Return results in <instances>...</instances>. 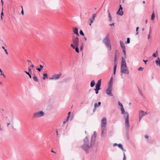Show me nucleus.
Wrapping results in <instances>:
<instances>
[{
	"label": "nucleus",
	"mask_w": 160,
	"mask_h": 160,
	"mask_svg": "<svg viewBox=\"0 0 160 160\" xmlns=\"http://www.w3.org/2000/svg\"><path fill=\"white\" fill-rule=\"evenodd\" d=\"M120 71L121 72L126 74L129 73V70L127 68L126 60L123 57H122Z\"/></svg>",
	"instance_id": "f257e3e1"
},
{
	"label": "nucleus",
	"mask_w": 160,
	"mask_h": 160,
	"mask_svg": "<svg viewBox=\"0 0 160 160\" xmlns=\"http://www.w3.org/2000/svg\"><path fill=\"white\" fill-rule=\"evenodd\" d=\"M103 42L105 44L106 47L110 51L112 49L111 41L109 38V33L107 34L103 40Z\"/></svg>",
	"instance_id": "f03ea898"
},
{
	"label": "nucleus",
	"mask_w": 160,
	"mask_h": 160,
	"mask_svg": "<svg viewBox=\"0 0 160 160\" xmlns=\"http://www.w3.org/2000/svg\"><path fill=\"white\" fill-rule=\"evenodd\" d=\"M126 115H127V116L126 118V122H125V128L126 130V136L127 139L128 140L129 139V130L130 125L129 123L128 116V113H126Z\"/></svg>",
	"instance_id": "7ed1b4c3"
},
{
	"label": "nucleus",
	"mask_w": 160,
	"mask_h": 160,
	"mask_svg": "<svg viewBox=\"0 0 160 160\" xmlns=\"http://www.w3.org/2000/svg\"><path fill=\"white\" fill-rule=\"evenodd\" d=\"M92 145V142H91L90 145H89V144H83L80 148H81L86 153H88L89 152V148Z\"/></svg>",
	"instance_id": "20e7f679"
},
{
	"label": "nucleus",
	"mask_w": 160,
	"mask_h": 160,
	"mask_svg": "<svg viewBox=\"0 0 160 160\" xmlns=\"http://www.w3.org/2000/svg\"><path fill=\"white\" fill-rule=\"evenodd\" d=\"M45 115V113L42 111H41L33 113L32 118H37L42 117Z\"/></svg>",
	"instance_id": "39448f33"
},
{
	"label": "nucleus",
	"mask_w": 160,
	"mask_h": 160,
	"mask_svg": "<svg viewBox=\"0 0 160 160\" xmlns=\"http://www.w3.org/2000/svg\"><path fill=\"white\" fill-rule=\"evenodd\" d=\"M72 41L74 45H79V39L78 37H75L74 36H72Z\"/></svg>",
	"instance_id": "423d86ee"
},
{
	"label": "nucleus",
	"mask_w": 160,
	"mask_h": 160,
	"mask_svg": "<svg viewBox=\"0 0 160 160\" xmlns=\"http://www.w3.org/2000/svg\"><path fill=\"white\" fill-rule=\"evenodd\" d=\"M61 75L62 74L60 72L58 74H55V75H53L52 76V77L50 78V79L51 80H57L59 78Z\"/></svg>",
	"instance_id": "0eeeda50"
},
{
	"label": "nucleus",
	"mask_w": 160,
	"mask_h": 160,
	"mask_svg": "<svg viewBox=\"0 0 160 160\" xmlns=\"http://www.w3.org/2000/svg\"><path fill=\"white\" fill-rule=\"evenodd\" d=\"M120 46L122 49V51L124 53L125 57H126V48L124 44L122 41L121 40L120 41Z\"/></svg>",
	"instance_id": "6e6552de"
},
{
	"label": "nucleus",
	"mask_w": 160,
	"mask_h": 160,
	"mask_svg": "<svg viewBox=\"0 0 160 160\" xmlns=\"http://www.w3.org/2000/svg\"><path fill=\"white\" fill-rule=\"evenodd\" d=\"M112 88H109L108 87L107 89L106 92L107 94L109 96H112L113 95L112 93Z\"/></svg>",
	"instance_id": "1a4fd4ad"
},
{
	"label": "nucleus",
	"mask_w": 160,
	"mask_h": 160,
	"mask_svg": "<svg viewBox=\"0 0 160 160\" xmlns=\"http://www.w3.org/2000/svg\"><path fill=\"white\" fill-rule=\"evenodd\" d=\"M147 113L146 112H144L142 110H141L139 112V121H140L142 118L145 116Z\"/></svg>",
	"instance_id": "9d476101"
},
{
	"label": "nucleus",
	"mask_w": 160,
	"mask_h": 160,
	"mask_svg": "<svg viewBox=\"0 0 160 160\" xmlns=\"http://www.w3.org/2000/svg\"><path fill=\"white\" fill-rule=\"evenodd\" d=\"M107 125V119L105 118H103L101 121V127L105 128Z\"/></svg>",
	"instance_id": "9b49d317"
},
{
	"label": "nucleus",
	"mask_w": 160,
	"mask_h": 160,
	"mask_svg": "<svg viewBox=\"0 0 160 160\" xmlns=\"http://www.w3.org/2000/svg\"><path fill=\"white\" fill-rule=\"evenodd\" d=\"M96 16V14H93L92 15V17L89 18V20L90 21V23L89 24L90 25H91V24L93 23L95 19Z\"/></svg>",
	"instance_id": "f8f14e48"
},
{
	"label": "nucleus",
	"mask_w": 160,
	"mask_h": 160,
	"mask_svg": "<svg viewBox=\"0 0 160 160\" xmlns=\"http://www.w3.org/2000/svg\"><path fill=\"white\" fill-rule=\"evenodd\" d=\"M101 79L99 80L96 83L95 87L97 88H101Z\"/></svg>",
	"instance_id": "ddd939ff"
},
{
	"label": "nucleus",
	"mask_w": 160,
	"mask_h": 160,
	"mask_svg": "<svg viewBox=\"0 0 160 160\" xmlns=\"http://www.w3.org/2000/svg\"><path fill=\"white\" fill-rule=\"evenodd\" d=\"M121 114H123L124 113L125 114L124 118H125V122H126V118L127 116V115H126V113H128V116H129V114H128V112H125V110H124V108L121 109Z\"/></svg>",
	"instance_id": "4468645a"
},
{
	"label": "nucleus",
	"mask_w": 160,
	"mask_h": 160,
	"mask_svg": "<svg viewBox=\"0 0 160 160\" xmlns=\"http://www.w3.org/2000/svg\"><path fill=\"white\" fill-rule=\"evenodd\" d=\"M73 32L74 34H76L78 36H79V34L78 32V28L75 27L73 28Z\"/></svg>",
	"instance_id": "2eb2a0df"
},
{
	"label": "nucleus",
	"mask_w": 160,
	"mask_h": 160,
	"mask_svg": "<svg viewBox=\"0 0 160 160\" xmlns=\"http://www.w3.org/2000/svg\"><path fill=\"white\" fill-rule=\"evenodd\" d=\"M96 133L95 131H94V132L92 136L91 142H92L93 140L94 141L95 140V138H96Z\"/></svg>",
	"instance_id": "dca6fc26"
},
{
	"label": "nucleus",
	"mask_w": 160,
	"mask_h": 160,
	"mask_svg": "<svg viewBox=\"0 0 160 160\" xmlns=\"http://www.w3.org/2000/svg\"><path fill=\"white\" fill-rule=\"evenodd\" d=\"M101 102H98V105L97 106V103H95L94 104V109H93V112H95L96 108L97 107H98L99 106L101 105Z\"/></svg>",
	"instance_id": "f3484780"
},
{
	"label": "nucleus",
	"mask_w": 160,
	"mask_h": 160,
	"mask_svg": "<svg viewBox=\"0 0 160 160\" xmlns=\"http://www.w3.org/2000/svg\"><path fill=\"white\" fill-rule=\"evenodd\" d=\"M101 135L102 136H103L104 134H105L106 132V131L105 130V128H104L103 127H101Z\"/></svg>",
	"instance_id": "a211bd4d"
},
{
	"label": "nucleus",
	"mask_w": 160,
	"mask_h": 160,
	"mask_svg": "<svg viewBox=\"0 0 160 160\" xmlns=\"http://www.w3.org/2000/svg\"><path fill=\"white\" fill-rule=\"evenodd\" d=\"M84 144H89V140L87 137H86L83 139Z\"/></svg>",
	"instance_id": "6ab92c4d"
},
{
	"label": "nucleus",
	"mask_w": 160,
	"mask_h": 160,
	"mask_svg": "<svg viewBox=\"0 0 160 160\" xmlns=\"http://www.w3.org/2000/svg\"><path fill=\"white\" fill-rule=\"evenodd\" d=\"M155 62L157 65H158L160 67V59L158 57L157 60L155 61Z\"/></svg>",
	"instance_id": "aec40b11"
},
{
	"label": "nucleus",
	"mask_w": 160,
	"mask_h": 160,
	"mask_svg": "<svg viewBox=\"0 0 160 160\" xmlns=\"http://www.w3.org/2000/svg\"><path fill=\"white\" fill-rule=\"evenodd\" d=\"M107 12L108 13V17L109 18V22H111L112 20V16H111V14L109 10H108Z\"/></svg>",
	"instance_id": "412c9836"
},
{
	"label": "nucleus",
	"mask_w": 160,
	"mask_h": 160,
	"mask_svg": "<svg viewBox=\"0 0 160 160\" xmlns=\"http://www.w3.org/2000/svg\"><path fill=\"white\" fill-rule=\"evenodd\" d=\"M117 14L120 16H122L123 14V12L122 10H120L119 11V10H118L117 12Z\"/></svg>",
	"instance_id": "4be33fe9"
},
{
	"label": "nucleus",
	"mask_w": 160,
	"mask_h": 160,
	"mask_svg": "<svg viewBox=\"0 0 160 160\" xmlns=\"http://www.w3.org/2000/svg\"><path fill=\"white\" fill-rule=\"evenodd\" d=\"M95 84V83L94 80H92L90 83V86L91 87H93Z\"/></svg>",
	"instance_id": "5701e85b"
},
{
	"label": "nucleus",
	"mask_w": 160,
	"mask_h": 160,
	"mask_svg": "<svg viewBox=\"0 0 160 160\" xmlns=\"http://www.w3.org/2000/svg\"><path fill=\"white\" fill-rule=\"evenodd\" d=\"M75 48H73V49H75L76 52L77 53H78L79 52V48H78V45H75Z\"/></svg>",
	"instance_id": "b1692460"
},
{
	"label": "nucleus",
	"mask_w": 160,
	"mask_h": 160,
	"mask_svg": "<svg viewBox=\"0 0 160 160\" xmlns=\"http://www.w3.org/2000/svg\"><path fill=\"white\" fill-rule=\"evenodd\" d=\"M43 80H45L46 78H47V79L48 78V74H47V73H44L43 74Z\"/></svg>",
	"instance_id": "393cba45"
},
{
	"label": "nucleus",
	"mask_w": 160,
	"mask_h": 160,
	"mask_svg": "<svg viewBox=\"0 0 160 160\" xmlns=\"http://www.w3.org/2000/svg\"><path fill=\"white\" fill-rule=\"evenodd\" d=\"M101 89V88H95L94 89V90L95 91V93L96 94L98 93V91Z\"/></svg>",
	"instance_id": "a878e982"
},
{
	"label": "nucleus",
	"mask_w": 160,
	"mask_h": 160,
	"mask_svg": "<svg viewBox=\"0 0 160 160\" xmlns=\"http://www.w3.org/2000/svg\"><path fill=\"white\" fill-rule=\"evenodd\" d=\"M155 17V15L154 12H153V13H152V16H151V20H153L154 19Z\"/></svg>",
	"instance_id": "bb28decb"
},
{
	"label": "nucleus",
	"mask_w": 160,
	"mask_h": 160,
	"mask_svg": "<svg viewBox=\"0 0 160 160\" xmlns=\"http://www.w3.org/2000/svg\"><path fill=\"white\" fill-rule=\"evenodd\" d=\"M117 58L116 56V53H115V56H114V64H117Z\"/></svg>",
	"instance_id": "cd10ccee"
},
{
	"label": "nucleus",
	"mask_w": 160,
	"mask_h": 160,
	"mask_svg": "<svg viewBox=\"0 0 160 160\" xmlns=\"http://www.w3.org/2000/svg\"><path fill=\"white\" fill-rule=\"evenodd\" d=\"M33 80L36 82H38V81L37 77L35 75H34V76L33 77Z\"/></svg>",
	"instance_id": "c85d7f7f"
},
{
	"label": "nucleus",
	"mask_w": 160,
	"mask_h": 160,
	"mask_svg": "<svg viewBox=\"0 0 160 160\" xmlns=\"http://www.w3.org/2000/svg\"><path fill=\"white\" fill-rule=\"evenodd\" d=\"M158 51H157L156 52L152 54V56L154 57H156L158 56Z\"/></svg>",
	"instance_id": "c756f323"
},
{
	"label": "nucleus",
	"mask_w": 160,
	"mask_h": 160,
	"mask_svg": "<svg viewBox=\"0 0 160 160\" xmlns=\"http://www.w3.org/2000/svg\"><path fill=\"white\" fill-rule=\"evenodd\" d=\"M24 72L26 74H27V75H28L29 76V78H32V76H31V75L30 74V73L29 72H27V71H24Z\"/></svg>",
	"instance_id": "7c9ffc66"
},
{
	"label": "nucleus",
	"mask_w": 160,
	"mask_h": 160,
	"mask_svg": "<svg viewBox=\"0 0 160 160\" xmlns=\"http://www.w3.org/2000/svg\"><path fill=\"white\" fill-rule=\"evenodd\" d=\"M0 72H1V75H2L4 78H5L6 76L3 74L2 70V69L1 68H0Z\"/></svg>",
	"instance_id": "2f4dec72"
},
{
	"label": "nucleus",
	"mask_w": 160,
	"mask_h": 160,
	"mask_svg": "<svg viewBox=\"0 0 160 160\" xmlns=\"http://www.w3.org/2000/svg\"><path fill=\"white\" fill-rule=\"evenodd\" d=\"M112 82H109L108 87L109 88H112Z\"/></svg>",
	"instance_id": "473e14b6"
},
{
	"label": "nucleus",
	"mask_w": 160,
	"mask_h": 160,
	"mask_svg": "<svg viewBox=\"0 0 160 160\" xmlns=\"http://www.w3.org/2000/svg\"><path fill=\"white\" fill-rule=\"evenodd\" d=\"M118 147L120 148L121 149H123V146L121 144H118Z\"/></svg>",
	"instance_id": "72a5a7b5"
},
{
	"label": "nucleus",
	"mask_w": 160,
	"mask_h": 160,
	"mask_svg": "<svg viewBox=\"0 0 160 160\" xmlns=\"http://www.w3.org/2000/svg\"><path fill=\"white\" fill-rule=\"evenodd\" d=\"M10 113L9 112H8V111H5L4 114H2V115L3 117H4V116L5 115H7V114H8L9 113Z\"/></svg>",
	"instance_id": "f704fd0d"
},
{
	"label": "nucleus",
	"mask_w": 160,
	"mask_h": 160,
	"mask_svg": "<svg viewBox=\"0 0 160 160\" xmlns=\"http://www.w3.org/2000/svg\"><path fill=\"white\" fill-rule=\"evenodd\" d=\"M79 33L82 36H84V33L82 31V30H80V31H79Z\"/></svg>",
	"instance_id": "c9c22d12"
},
{
	"label": "nucleus",
	"mask_w": 160,
	"mask_h": 160,
	"mask_svg": "<svg viewBox=\"0 0 160 160\" xmlns=\"http://www.w3.org/2000/svg\"><path fill=\"white\" fill-rule=\"evenodd\" d=\"M130 42V38H127V41L125 42V43L126 44H128Z\"/></svg>",
	"instance_id": "e433bc0d"
},
{
	"label": "nucleus",
	"mask_w": 160,
	"mask_h": 160,
	"mask_svg": "<svg viewBox=\"0 0 160 160\" xmlns=\"http://www.w3.org/2000/svg\"><path fill=\"white\" fill-rule=\"evenodd\" d=\"M138 91H139V94H140V95L142 97H143V94L142 93V92L140 90V89L139 88H138Z\"/></svg>",
	"instance_id": "4c0bfd02"
},
{
	"label": "nucleus",
	"mask_w": 160,
	"mask_h": 160,
	"mask_svg": "<svg viewBox=\"0 0 160 160\" xmlns=\"http://www.w3.org/2000/svg\"><path fill=\"white\" fill-rule=\"evenodd\" d=\"M138 29H139V27H138L136 28V35H138Z\"/></svg>",
	"instance_id": "58836bf2"
},
{
	"label": "nucleus",
	"mask_w": 160,
	"mask_h": 160,
	"mask_svg": "<svg viewBox=\"0 0 160 160\" xmlns=\"http://www.w3.org/2000/svg\"><path fill=\"white\" fill-rule=\"evenodd\" d=\"M122 9H123V8L122 7V5L121 4H120L119 5V11L120 10H122Z\"/></svg>",
	"instance_id": "ea45409f"
},
{
	"label": "nucleus",
	"mask_w": 160,
	"mask_h": 160,
	"mask_svg": "<svg viewBox=\"0 0 160 160\" xmlns=\"http://www.w3.org/2000/svg\"><path fill=\"white\" fill-rule=\"evenodd\" d=\"M117 64H114V66L113 67V70H116L117 69Z\"/></svg>",
	"instance_id": "a19ab883"
},
{
	"label": "nucleus",
	"mask_w": 160,
	"mask_h": 160,
	"mask_svg": "<svg viewBox=\"0 0 160 160\" xmlns=\"http://www.w3.org/2000/svg\"><path fill=\"white\" fill-rule=\"evenodd\" d=\"M143 69V68L142 67H140L138 69V71H142Z\"/></svg>",
	"instance_id": "79ce46f5"
},
{
	"label": "nucleus",
	"mask_w": 160,
	"mask_h": 160,
	"mask_svg": "<svg viewBox=\"0 0 160 160\" xmlns=\"http://www.w3.org/2000/svg\"><path fill=\"white\" fill-rule=\"evenodd\" d=\"M123 160H126V157L125 154L124 152H123Z\"/></svg>",
	"instance_id": "37998d69"
},
{
	"label": "nucleus",
	"mask_w": 160,
	"mask_h": 160,
	"mask_svg": "<svg viewBox=\"0 0 160 160\" xmlns=\"http://www.w3.org/2000/svg\"><path fill=\"white\" fill-rule=\"evenodd\" d=\"M3 8H2V12L1 13V16H3Z\"/></svg>",
	"instance_id": "c03bdc74"
},
{
	"label": "nucleus",
	"mask_w": 160,
	"mask_h": 160,
	"mask_svg": "<svg viewBox=\"0 0 160 160\" xmlns=\"http://www.w3.org/2000/svg\"><path fill=\"white\" fill-rule=\"evenodd\" d=\"M36 69L37 70L40 72H41L42 69H41L40 68H37Z\"/></svg>",
	"instance_id": "a18cd8bd"
},
{
	"label": "nucleus",
	"mask_w": 160,
	"mask_h": 160,
	"mask_svg": "<svg viewBox=\"0 0 160 160\" xmlns=\"http://www.w3.org/2000/svg\"><path fill=\"white\" fill-rule=\"evenodd\" d=\"M83 45L82 44L80 48V50L81 51H82L83 49Z\"/></svg>",
	"instance_id": "49530a36"
},
{
	"label": "nucleus",
	"mask_w": 160,
	"mask_h": 160,
	"mask_svg": "<svg viewBox=\"0 0 160 160\" xmlns=\"http://www.w3.org/2000/svg\"><path fill=\"white\" fill-rule=\"evenodd\" d=\"M71 46L73 49L75 47V46H74L73 44H71Z\"/></svg>",
	"instance_id": "de8ad7c7"
},
{
	"label": "nucleus",
	"mask_w": 160,
	"mask_h": 160,
	"mask_svg": "<svg viewBox=\"0 0 160 160\" xmlns=\"http://www.w3.org/2000/svg\"><path fill=\"white\" fill-rule=\"evenodd\" d=\"M118 103L119 106H121L122 105V104L119 101L118 102Z\"/></svg>",
	"instance_id": "09e8293b"
},
{
	"label": "nucleus",
	"mask_w": 160,
	"mask_h": 160,
	"mask_svg": "<svg viewBox=\"0 0 160 160\" xmlns=\"http://www.w3.org/2000/svg\"><path fill=\"white\" fill-rule=\"evenodd\" d=\"M4 51L5 52V53L6 54L8 55V52H7V49H5Z\"/></svg>",
	"instance_id": "8fccbe9b"
},
{
	"label": "nucleus",
	"mask_w": 160,
	"mask_h": 160,
	"mask_svg": "<svg viewBox=\"0 0 160 160\" xmlns=\"http://www.w3.org/2000/svg\"><path fill=\"white\" fill-rule=\"evenodd\" d=\"M21 13L22 14V15H24V11L23 9H22V10L21 12Z\"/></svg>",
	"instance_id": "3c124183"
},
{
	"label": "nucleus",
	"mask_w": 160,
	"mask_h": 160,
	"mask_svg": "<svg viewBox=\"0 0 160 160\" xmlns=\"http://www.w3.org/2000/svg\"><path fill=\"white\" fill-rule=\"evenodd\" d=\"M143 61L146 64V63H147V62L148 61V60H144L143 59Z\"/></svg>",
	"instance_id": "603ef678"
},
{
	"label": "nucleus",
	"mask_w": 160,
	"mask_h": 160,
	"mask_svg": "<svg viewBox=\"0 0 160 160\" xmlns=\"http://www.w3.org/2000/svg\"><path fill=\"white\" fill-rule=\"evenodd\" d=\"M110 82H113V78L112 77L110 79Z\"/></svg>",
	"instance_id": "864d4df0"
},
{
	"label": "nucleus",
	"mask_w": 160,
	"mask_h": 160,
	"mask_svg": "<svg viewBox=\"0 0 160 160\" xmlns=\"http://www.w3.org/2000/svg\"><path fill=\"white\" fill-rule=\"evenodd\" d=\"M124 0H120V2H122L123 3L124 2Z\"/></svg>",
	"instance_id": "5fc2aeb1"
},
{
	"label": "nucleus",
	"mask_w": 160,
	"mask_h": 160,
	"mask_svg": "<svg viewBox=\"0 0 160 160\" xmlns=\"http://www.w3.org/2000/svg\"><path fill=\"white\" fill-rule=\"evenodd\" d=\"M118 146V144L117 143H114L113 144V146L114 147H115V146Z\"/></svg>",
	"instance_id": "6e6d98bb"
},
{
	"label": "nucleus",
	"mask_w": 160,
	"mask_h": 160,
	"mask_svg": "<svg viewBox=\"0 0 160 160\" xmlns=\"http://www.w3.org/2000/svg\"><path fill=\"white\" fill-rule=\"evenodd\" d=\"M145 138H148V135H146L144 136Z\"/></svg>",
	"instance_id": "4d7b16f0"
},
{
	"label": "nucleus",
	"mask_w": 160,
	"mask_h": 160,
	"mask_svg": "<svg viewBox=\"0 0 160 160\" xmlns=\"http://www.w3.org/2000/svg\"><path fill=\"white\" fill-rule=\"evenodd\" d=\"M82 39H84V40L85 41H86L87 40V38L86 37H84L83 38H82Z\"/></svg>",
	"instance_id": "13d9d810"
},
{
	"label": "nucleus",
	"mask_w": 160,
	"mask_h": 160,
	"mask_svg": "<svg viewBox=\"0 0 160 160\" xmlns=\"http://www.w3.org/2000/svg\"><path fill=\"white\" fill-rule=\"evenodd\" d=\"M56 135H57V137H58V130L57 129L56 130Z\"/></svg>",
	"instance_id": "bf43d9fd"
},
{
	"label": "nucleus",
	"mask_w": 160,
	"mask_h": 160,
	"mask_svg": "<svg viewBox=\"0 0 160 160\" xmlns=\"http://www.w3.org/2000/svg\"><path fill=\"white\" fill-rule=\"evenodd\" d=\"M110 26H114V23H112V24H110L109 25Z\"/></svg>",
	"instance_id": "052dcab7"
},
{
	"label": "nucleus",
	"mask_w": 160,
	"mask_h": 160,
	"mask_svg": "<svg viewBox=\"0 0 160 160\" xmlns=\"http://www.w3.org/2000/svg\"><path fill=\"white\" fill-rule=\"evenodd\" d=\"M151 32V27H150V30H149V34H150Z\"/></svg>",
	"instance_id": "680f3d73"
},
{
	"label": "nucleus",
	"mask_w": 160,
	"mask_h": 160,
	"mask_svg": "<svg viewBox=\"0 0 160 160\" xmlns=\"http://www.w3.org/2000/svg\"><path fill=\"white\" fill-rule=\"evenodd\" d=\"M40 68H41V69H42V68H43V66H42V65H40Z\"/></svg>",
	"instance_id": "e2e57ef3"
},
{
	"label": "nucleus",
	"mask_w": 160,
	"mask_h": 160,
	"mask_svg": "<svg viewBox=\"0 0 160 160\" xmlns=\"http://www.w3.org/2000/svg\"><path fill=\"white\" fill-rule=\"evenodd\" d=\"M116 70H113V74L115 75L116 73Z\"/></svg>",
	"instance_id": "0e129e2a"
},
{
	"label": "nucleus",
	"mask_w": 160,
	"mask_h": 160,
	"mask_svg": "<svg viewBox=\"0 0 160 160\" xmlns=\"http://www.w3.org/2000/svg\"><path fill=\"white\" fill-rule=\"evenodd\" d=\"M28 71L29 72H31V68H28Z\"/></svg>",
	"instance_id": "69168bd1"
},
{
	"label": "nucleus",
	"mask_w": 160,
	"mask_h": 160,
	"mask_svg": "<svg viewBox=\"0 0 160 160\" xmlns=\"http://www.w3.org/2000/svg\"><path fill=\"white\" fill-rule=\"evenodd\" d=\"M150 37V34H148V39H149Z\"/></svg>",
	"instance_id": "338daca9"
},
{
	"label": "nucleus",
	"mask_w": 160,
	"mask_h": 160,
	"mask_svg": "<svg viewBox=\"0 0 160 160\" xmlns=\"http://www.w3.org/2000/svg\"><path fill=\"white\" fill-rule=\"evenodd\" d=\"M1 3H2V6H3V0H2L1 1Z\"/></svg>",
	"instance_id": "774afa93"
}]
</instances>
